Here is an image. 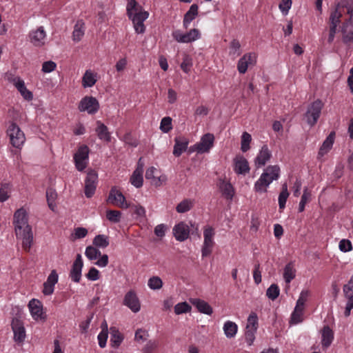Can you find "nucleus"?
<instances>
[{"label":"nucleus","instance_id":"10","mask_svg":"<svg viewBox=\"0 0 353 353\" xmlns=\"http://www.w3.org/2000/svg\"><path fill=\"white\" fill-rule=\"evenodd\" d=\"M98 181V174L94 170H90L85 180L84 193L87 198H91L96 190Z\"/></svg>","mask_w":353,"mask_h":353},{"label":"nucleus","instance_id":"41","mask_svg":"<svg viewBox=\"0 0 353 353\" xmlns=\"http://www.w3.org/2000/svg\"><path fill=\"white\" fill-rule=\"evenodd\" d=\"M252 141L251 135L247 132H244L241 136V150L243 152H245L250 149V143Z\"/></svg>","mask_w":353,"mask_h":353},{"label":"nucleus","instance_id":"52","mask_svg":"<svg viewBox=\"0 0 353 353\" xmlns=\"http://www.w3.org/2000/svg\"><path fill=\"white\" fill-rule=\"evenodd\" d=\"M311 198V193L307 191V188H305L303 194L301 196V201L299 206V212H302L305 210V204L310 201Z\"/></svg>","mask_w":353,"mask_h":353},{"label":"nucleus","instance_id":"55","mask_svg":"<svg viewBox=\"0 0 353 353\" xmlns=\"http://www.w3.org/2000/svg\"><path fill=\"white\" fill-rule=\"evenodd\" d=\"M191 310V306L186 302H182L174 306V312L176 314H181L188 312Z\"/></svg>","mask_w":353,"mask_h":353},{"label":"nucleus","instance_id":"24","mask_svg":"<svg viewBox=\"0 0 353 353\" xmlns=\"http://www.w3.org/2000/svg\"><path fill=\"white\" fill-rule=\"evenodd\" d=\"M190 301L196 307L199 312L208 315H211L212 314L213 309L206 301L199 299H190Z\"/></svg>","mask_w":353,"mask_h":353},{"label":"nucleus","instance_id":"4","mask_svg":"<svg viewBox=\"0 0 353 353\" xmlns=\"http://www.w3.org/2000/svg\"><path fill=\"white\" fill-rule=\"evenodd\" d=\"M280 168L279 165H269L254 184V190L258 192H266L267 187L279 177Z\"/></svg>","mask_w":353,"mask_h":353},{"label":"nucleus","instance_id":"23","mask_svg":"<svg viewBox=\"0 0 353 353\" xmlns=\"http://www.w3.org/2000/svg\"><path fill=\"white\" fill-rule=\"evenodd\" d=\"M9 80L14 83L18 91L26 100L30 101L32 99V93L27 90L24 81L22 79H21L19 77H14L12 79H9Z\"/></svg>","mask_w":353,"mask_h":353},{"label":"nucleus","instance_id":"16","mask_svg":"<svg viewBox=\"0 0 353 353\" xmlns=\"http://www.w3.org/2000/svg\"><path fill=\"white\" fill-rule=\"evenodd\" d=\"M256 56L254 53L244 54L238 61L237 69L239 73L245 74L250 65H255Z\"/></svg>","mask_w":353,"mask_h":353},{"label":"nucleus","instance_id":"21","mask_svg":"<svg viewBox=\"0 0 353 353\" xmlns=\"http://www.w3.org/2000/svg\"><path fill=\"white\" fill-rule=\"evenodd\" d=\"M173 234L177 241H183L189 236V226L184 222L181 221L174 227Z\"/></svg>","mask_w":353,"mask_h":353},{"label":"nucleus","instance_id":"38","mask_svg":"<svg viewBox=\"0 0 353 353\" xmlns=\"http://www.w3.org/2000/svg\"><path fill=\"white\" fill-rule=\"evenodd\" d=\"M92 243L95 247L105 248L109 245V239L104 234H98L94 238Z\"/></svg>","mask_w":353,"mask_h":353},{"label":"nucleus","instance_id":"56","mask_svg":"<svg viewBox=\"0 0 353 353\" xmlns=\"http://www.w3.org/2000/svg\"><path fill=\"white\" fill-rule=\"evenodd\" d=\"M192 65V58L189 55H184L183 61L181 64V68L183 72L188 73L190 71V68Z\"/></svg>","mask_w":353,"mask_h":353},{"label":"nucleus","instance_id":"1","mask_svg":"<svg viewBox=\"0 0 353 353\" xmlns=\"http://www.w3.org/2000/svg\"><path fill=\"white\" fill-rule=\"evenodd\" d=\"M346 8L350 18L343 22L342 26L343 41L347 45L353 43V7L351 5V0H343L339 2L334 9L331 11L329 17V28L325 29L322 34V38L326 37V32L328 30L327 41L332 43L334 39L336 28L342 17L341 8Z\"/></svg>","mask_w":353,"mask_h":353},{"label":"nucleus","instance_id":"2","mask_svg":"<svg viewBox=\"0 0 353 353\" xmlns=\"http://www.w3.org/2000/svg\"><path fill=\"white\" fill-rule=\"evenodd\" d=\"M26 210L21 208L14 214L13 223L17 238L22 239V248L26 251L30 250L33 242V234L31 226L28 223Z\"/></svg>","mask_w":353,"mask_h":353},{"label":"nucleus","instance_id":"49","mask_svg":"<svg viewBox=\"0 0 353 353\" xmlns=\"http://www.w3.org/2000/svg\"><path fill=\"white\" fill-rule=\"evenodd\" d=\"M121 217V212L119 210H109L106 212V218L112 223H119Z\"/></svg>","mask_w":353,"mask_h":353},{"label":"nucleus","instance_id":"62","mask_svg":"<svg viewBox=\"0 0 353 353\" xmlns=\"http://www.w3.org/2000/svg\"><path fill=\"white\" fill-rule=\"evenodd\" d=\"M88 234V230L85 228L79 227L74 229V239H82Z\"/></svg>","mask_w":353,"mask_h":353},{"label":"nucleus","instance_id":"53","mask_svg":"<svg viewBox=\"0 0 353 353\" xmlns=\"http://www.w3.org/2000/svg\"><path fill=\"white\" fill-rule=\"evenodd\" d=\"M258 328V316L255 312H251L248 318V323L245 329H254Z\"/></svg>","mask_w":353,"mask_h":353},{"label":"nucleus","instance_id":"11","mask_svg":"<svg viewBox=\"0 0 353 353\" xmlns=\"http://www.w3.org/2000/svg\"><path fill=\"white\" fill-rule=\"evenodd\" d=\"M108 201L121 208L127 209L130 207V204L126 202L125 197L122 192L117 189L116 187H112L110 191Z\"/></svg>","mask_w":353,"mask_h":353},{"label":"nucleus","instance_id":"14","mask_svg":"<svg viewBox=\"0 0 353 353\" xmlns=\"http://www.w3.org/2000/svg\"><path fill=\"white\" fill-rule=\"evenodd\" d=\"M89 148L87 145L81 146L74 156L75 165L79 171H83L87 165L86 160L88 159Z\"/></svg>","mask_w":353,"mask_h":353},{"label":"nucleus","instance_id":"17","mask_svg":"<svg viewBox=\"0 0 353 353\" xmlns=\"http://www.w3.org/2000/svg\"><path fill=\"white\" fill-rule=\"evenodd\" d=\"M12 329L14 332V339L16 342L22 343L26 338V331L23 322L14 318L12 321Z\"/></svg>","mask_w":353,"mask_h":353},{"label":"nucleus","instance_id":"50","mask_svg":"<svg viewBox=\"0 0 353 353\" xmlns=\"http://www.w3.org/2000/svg\"><path fill=\"white\" fill-rule=\"evenodd\" d=\"M280 290L276 284H272L266 291V296L271 300H275L279 296Z\"/></svg>","mask_w":353,"mask_h":353},{"label":"nucleus","instance_id":"6","mask_svg":"<svg viewBox=\"0 0 353 353\" xmlns=\"http://www.w3.org/2000/svg\"><path fill=\"white\" fill-rule=\"evenodd\" d=\"M323 105V103L320 99H317L308 106L305 117L307 119V123L310 126H314L320 117Z\"/></svg>","mask_w":353,"mask_h":353},{"label":"nucleus","instance_id":"42","mask_svg":"<svg viewBox=\"0 0 353 353\" xmlns=\"http://www.w3.org/2000/svg\"><path fill=\"white\" fill-rule=\"evenodd\" d=\"M126 10L128 17L132 18L134 13L142 11V7L138 6V3L135 0H128Z\"/></svg>","mask_w":353,"mask_h":353},{"label":"nucleus","instance_id":"7","mask_svg":"<svg viewBox=\"0 0 353 353\" xmlns=\"http://www.w3.org/2000/svg\"><path fill=\"white\" fill-rule=\"evenodd\" d=\"M214 230L211 226H205L203 231L204 241L202 247V256L206 257L211 254L214 246L213 237Z\"/></svg>","mask_w":353,"mask_h":353},{"label":"nucleus","instance_id":"64","mask_svg":"<svg viewBox=\"0 0 353 353\" xmlns=\"http://www.w3.org/2000/svg\"><path fill=\"white\" fill-rule=\"evenodd\" d=\"M260 264L257 263L254 265V270L253 273V277L256 284H259L261 282V273L259 270Z\"/></svg>","mask_w":353,"mask_h":353},{"label":"nucleus","instance_id":"19","mask_svg":"<svg viewBox=\"0 0 353 353\" xmlns=\"http://www.w3.org/2000/svg\"><path fill=\"white\" fill-rule=\"evenodd\" d=\"M234 170L237 174H246L250 172L248 160L241 155H237L234 159Z\"/></svg>","mask_w":353,"mask_h":353},{"label":"nucleus","instance_id":"37","mask_svg":"<svg viewBox=\"0 0 353 353\" xmlns=\"http://www.w3.org/2000/svg\"><path fill=\"white\" fill-rule=\"evenodd\" d=\"M296 270L293 267L292 263H288L284 268L283 277L285 281L287 283H290V281L295 277Z\"/></svg>","mask_w":353,"mask_h":353},{"label":"nucleus","instance_id":"8","mask_svg":"<svg viewBox=\"0 0 353 353\" xmlns=\"http://www.w3.org/2000/svg\"><path fill=\"white\" fill-rule=\"evenodd\" d=\"M78 108L80 112L92 114L99 110V103L95 97L86 96L81 100Z\"/></svg>","mask_w":353,"mask_h":353},{"label":"nucleus","instance_id":"35","mask_svg":"<svg viewBox=\"0 0 353 353\" xmlns=\"http://www.w3.org/2000/svg\"><path fill=\"white\" fill-rule=\"evenodd\" d=\"M97 81L96 77L90 70H86L82 78L83 88L92 87Z\"/></svg>","mask_w":353,"mask_h":353},{"label":"nucleus","instance_id":"45","mask_svg":"<svg viewBox=\"0 0 353 353\" xmlns=\"http://www.w3.org/2000/svg\"><path fill=\"white\" fill-rule=\"evenodd\" d=\"M303 307H298L296 305L294 312L291 316L290 322L294 324L299 323L302 321V315H303Z\"/></svg>","mask_w":353,"mask_h":353},{"label":"nucleus","instance_id":"40","mask_svg":"<svg viewBox=\"0 0 353 353\" xmlns=\"http://www.w3.org/2000/svg\"><path fill=\"white\" fill-rule=\"evenodd\" d=\"M156 170V168L154 167H150L145 172V178L147 179H151L152 180V184L155 185L156 187H158L161 185V176L155 177L154 176V171Z\"/></svg>","mask_w":353,"mask_h":353},{"label":"nucleus","instance_id":"54","mask_svg":"<svg viewBox=\"0 0 353 353\" xmlns=\"http://www.w3.org/2000/svg\"><path fill=\"white\" fill-rule=\"evenodd\" d=\"M148 286L152 290H159L163 286V281L159 276H152L148 280Z\"/></svg>","mask_w":353,"mask_h":353},{"label":"nucleus","instance_id":"15","mask_svg":"<svg viewBox=\"0 0 353 353\" xmlns=\"http://www.w3.org/2000/svg\"><path fill=\"white\" fill-rule=\"evenodd\" d=\"M28 307L32 318L36 320L46 319V316L43 312V305L38 299H32L29 301Z\"/></svg>","mask_w":353,"mask_h":353},{"label":"nucleus","instance_id":"5","mask_svg":"<svg viewBox=\"0 0 353 353\" xmlns=\"http://www.w3.org/2000/svg\"><path fill=\"white\" fill-rule=\"evenodd\" d=\"M7 134L10 138V143L17 148H19L26 141L24 133L15 123H12L9 125Z\"/></svg>","mask_w":353,"mask_h":353},{"label":"nucleus","instance_id":"27","mask_svg":"<svg viewBox=\"0 0 353 353\" xmlns=\"http://www.w3.org/2000/svg\"><path fill=\"white\" fill-rule=\"evenodd\" d=\"M97 128L95 130L97 137L99 139L106 142L111 141V135L108 131V128L105 125L101 123L100 121H97Z\"/></svg>","mask_w":353,"mask_h":353},{"label":"nucleus","instance_id":"47","mask_svg":"<svg viewBox=\"0 0 353 353\" xmlns=\"http://www.w3.org/2000/svg\"><path fill=\"white\" fill-rule=\"evenodd\" d=\"M193 203L190 200L185 199L179 203L176 210L179 213H184L192 209Z\"/></svg>","mask_w":353,"mask_h":353},{"label":"nucleus","instance_id":"25","mask_svg":"<svg viewBox=\"0 0 353 353\" xmlns=\"http://www.w3.org/2000/svg\"><path fill=\"white\" fill-rule=\"evenodd\" d=\"M174 141L173 154L178 157L187 150L189 141L186 138L182 137H176Z\"/></svg>","mask_w":353,"mask_h":353},{"label":"nucleus","instance_id":"22","mask_svg":"<svg viewBox=\"0 0 353 353\" xmlns=\"http://www.w3.org/2000/svg\"><path fill=\"white\" fill-rule=\"evenodd\" d=\"M272 157L271 151L267 145H263L254 160L255 165L257 168L264 166Z\"/></svg>","mask_w":353,"mask_h":353},{"label":"nucleus","instance_id":"61","mask_svg":"<svg viewBox=\"0 0 353 353\" xmlns=\"http://www.w3.org/2000/svg\"><path fill=\"white\" fill-rule=\"evenodd\" d=\"M86 276L90 281H97L99 279V272L95 268H91Z\"/></svg>","mask_w":353,"mask_h":353},{"label":"nucleus","instance_id":"30","mask_svg":"<svg viewBox=\"0 0 353 353\" xmlns=\"http://www.w3.org/2000/svg\"><path fill=\"white\" fill-rule=\"evenodd\" d=\"M335 139V132L334 131L331 132L326 139L323 141L321 147L320 148L319 152V157H321L324 154L328 152V151L332 148V145L334 143Z\"/></svg>","mask_w":353,"mask_h":353},{"label":"nucleus","instance_id":"58","mask_svg":"<svg viewBox=\"0 0 353 353\" xmlns=\"http://www.w3.org/2000/svg\"><path fill=\"white\" fill-rule=\"evenodd\" d=\"M245 340L249 345H251L255 339V333L257 330L245 329Z\"/></svg>","mask_w":353,"mask_h":353},{"label":"nucleus","instance_id":"44","mask_svg":"<svg viewBox=\"0 0 353 353\" xmlns=\"http://www.w3.org/2000/svg\"><path fill=\"white\" fill-rule=\"evenodd\" d=\"M159 343L157 340H150L142 348V353H154L159 347Z\"/></svg>","mask_w":353,"mask_h":353},{"label":"nucleus","instance_id":"31","mask_svg":"<svg viewBox=\"0 0 353 353\" xmlns=\"http://www.w3.org/2000/svg\"><path fill=\"white\" fill-rule=\"evenodd\" d=\"M31 42L37 46L43 44V39L46 37V32L43 27H39L37 30L30 34Z\"/></svg>","mask_w":353,"mask_h":353},{"label":"nucleus","instance_id":"48","mask_svg":"<svg viewBox=\"0 0 353 353\" xmlns=\"http://www.w3.org/2000/svg\"><path fill=\"white\" fill-rule=\"evenodd\" d=\"M85 254L90 260H95L101 256V252L93 246H88L85 249Z\"/></svg>","mask_w":353,"mask_h":353},{"label":"nucleus","instance_id":"29","mask_svg":"<svg viewBox=\"0 0 353 353\" xmlns=\"http://www.w3.org/2000/svg\"><path fill=\"white\" fill-rule=\"evenodd\" d=\"M334 339V333L328 325H325L322 329V347L327 348L332 344Z\"/></svg>","mask_w":353,"mask_h":353},{"label":"nucleus","instance_id":"3","mask_svg":"<svg viewBox=\"0 0 353 353\" xmlns=\"http://www.w3.org/2000/svg\"><path fill=\"white\" fill-rule=\"evenodd\" d=\"M280 168L279 165H269L254 184V190L258 192H266L267 187L279 177Z\"/></svg>","mask_w":353,"mask_h":353},{"label":"nucleus","instance_id":"13","mask_svg":"<svg viewBox=\"0 0 353 353\" xmlns=\"http://www.w3.org/2000/svg\"><path fill=\"white\" fill-rule=\"evenodd\" d=\"M149 17V13L147 11H139L134 13L132 18L133 26L135 32L137 34H143L145 31V26L143 23L144 21L146 20Z\"/></svg>","mask_w":353,"mask_h":353},{"label":"nucleus","instance_id":"34","mask_svg":"<svg viewBox=\"0 0 353 353\" xmlns=\"http://www.w3.org/2000/svg\"><path fill=\"white\" fill-rule=\"evenodd\" d=\"M57 198V194L55 190L53 188H49L46 190V199L48 202V207L52 211H55L56 203L55 201Z\"/></svg>","mask_w":353,"mask_h":353},{"label":"nucleus","instance_id":"60","mask_svg":"<svg viewBox=\"0 0 353 353\" xmlns=\"http://www.w3.org/2000/svg\"><path fill=\"white\" fill-rule=\"evenodd\" d=\"M56 63L52 61H46L43 63L42 71L43 72H50L56 68Z\"/></svg>","mask_w":353,"mask_h":353},{"label":"nucleus","instance_id":"12","mask_svg":"<svg viewBox=\"0 0 353 353\" xmlns=\"http://www.w3.org/2000/svg\"><path fill=\"white\" fill-rule=\"evenodd\" d=\"M214 135L207 133L201 137L199 143L193 146L192 151H196L199 153L208 152L214 145Z\"/></svg>","mask_w":353,"mask_h":353},{"label":"nucleus","instance_id":"28","mask_svg":"<svg viewBox=\"0 0 353 353\" xmlns=\"http://www.w3.org/2000/svg\"><path fill=\"white\" fill-rule=\"evenodd\" d=\"M199 7L196 4H192L189 10L185 14L183 21V27L187 29L190 23L199 14Z\"/></svg>","mask_w":353,"mask_h":353},{"label":"nucleus","instance_id":"26","mask_svg":"<svg viewBox=\"0 0 353 353\" xmlns=\"http://www.w3.org/2000/svg\"><path fill=\"white\" fill-rule=\"evenodd\" d=\"M110 333L111 346L115 348L119 347L124 339L123 334L116 327H111L110 328Z\"/></svg>","mask_w":353,"mask_h":353},{"label":"nucleus","instance_id":"20","mask_svg":"<svg viewBox=\"0 0 353 353\" xmlns=\"http://www.w3.org/2000/svg\"><path fill=\"white\" fill-rule=\"evenodd\" d=\"M83 265V263L81 255L80 254H77L70 272V276L73 281L76 283H79L80 281Z\"/></svg>","mask_w":353,"mask_h":353},{"label":"nucleus","instance_id":"33","mask_svg":"<svg viewBox=\"0 0 353 353\" xmlns=\"http://www.w3.org/2000/svg\"><path fill=\"white\" fill-rule=\"evenodd\" d=\"M237 330L238 326L234 322L228 321L223 325L224 334L229 339L234 337Z\"/></svg>","mask_w":353,"mask_h":353},{"label":"nucleus","instance_id":"18","mask_svg":"<svg viewBox=\"0 0 353 353\" xmlns=\"http://www.w3.org/2000/svg\"><path fill=\"white\" fill-rule=\"evenodd\" d=\"M123 304L128 306L133 312H138L141 308L139 299L132 290L129 291L125 295Z\"/></svg>","mask_w":353,"mask_h":353},{"label":"nucleus","instance_id":"57","mask_svg":"<svg viewBox=\"0 0 353 353\" xmlns=\"http://www.w3.org/2000/svg\"><path fill=\"white\" fill-rule=\"evenodd\" d=\"M339 247L340 250L343 252H347L352 250V243L348 239L341 240Z\"/></svg>","mask_w":353,"mask_h":353},{"label":"nucleus","instance_id":"46","mask_svg":"<svg viewBox=\"0 0 353 353\" xmlns=\"http://www.w3.org/2000/svg\"><path fill=\"white\" fill-rule=\"evenodd\" d=\"M223 194L228 199H232L234 194V189L230 183L223 181L220 185Z\"/></svg>","mask_w":353,"mask_h":353},{"label":"nucleus","instance_id":"39","mask_svg":"<svg viewBox=\"0 0 353 353\" xmlns=\"http://www.w3.org/2000/svg\"><path fill=\"white\" fill-rule=\"evenodd\" d=\"M289 196L287 183H285L282 185V190L279 196V205L281 210L283 209L285 206V203Z\"/></svg>","mask_w":353,"mask_h":353},{"label":"nucleus","instance_id":"32","mask_svg":"<svg viewBox=\"0 0 353 353\" xmlns=\"http://www.w3.org/2000/svg\"><path fill=\"white\" fill-rule=\"evenodd\" d=\"M85 23L82 19L77 21L72 33L73 40L79 41L84 34Z\"/></svg>","mask_w":353,"mask_h":353},{"label":"nucleus","instance_id":"43","mask_svg":"<svg viewBox=\"0 0 353 353\" xmlns=\"http://www.w3.org/2000/svg\"><path fill=\"white\" fill-rule=\"evenodd\" d=\"M130 181L137 188H139L143 185V173L138 171H134L130 176Z\"/></svg>","mask_w":353,"mask_h":353},{"label":"nucleus","instance_id":"9","mask_svg":"<svg viewBox=\"0 0 353 353\" xmlns=\"http://www.w3.org/2000/svg\"><path fill=\"white\" fill-rule=\"evenodd\" d=\"M173 38L179 43H191L198 39L200 32L196 28L191 29L188 32L183 34L180 30H174L172 34Z\"/></svg>","mask_w":353,"mask_h":353},{"label":"nucleus","instance_id":"51","mask_svg":"<svg viewBox=\"0 0 353 353\" xmlns=\"http://www.w3.org/2000/svg\"><path fill=\"white\" fill-rule=\"evenodd\" d=\"M172 118L165 117L162 119L160 125V129L163 132L168 133L172 129Z\"/></svg>","mask_w":353,"mask_h":353},{"label":"nucleus","instance_id":"63","mask_svg":"<svg viewBox=\"0 0 353 353\" xmlns=\"http://www.w3.org/2000/svg\"><path fill=\"white\" fill-rule=\"evenodd\" d=\"M292 6V0H282L279 4V8L284 14H287Z\"/></svg>","mask_w":353,"mask_h":353},{"label":"nucleus","instance_id":"36","mask_svg":"<svg viewBox=\"0 0 353 353\" xmlns=\"http://www.w3.org/2000/svg\"><path fill=\"white\" fill-rule=\"evenodd\" d=\"M12 185L10 183H1L0 187V202H4L10 198Z\"/></svg>","mask_w":353,"mask_h":353},{"label":"nucleus","instance_id":"59","mask_svg":"<svg viewBox=\"0 0 353 353\" xmlns=\"http://www.w3.org/2000/svg\"><path fill=\"white\" fill-rule=\"evenodd\" d=\"M309 294L310 292L307 290H303L301 292L300 296L296 302L298 307L301 306L304 307V304L307 299Z\"/></svg>","mask_w":353,"mask_h":353}]
</instances>
